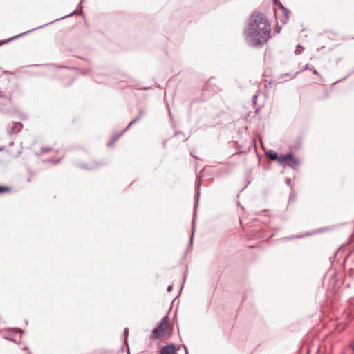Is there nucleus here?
Segmentation results:
<instances>
[{
  "instance_id": "f257e3e1",
  "label": "nucleus",
  "mask_w": 354,
  "mask_h": 354,
  "mask_svg": "<svg viewBox=\"0 0 354 354\" xmlns=\"http://www.w3.org/2000/svg\"><path fill=\"white\" fill-rule=\"evenodd\" d=\"M271 32L270 25L261 12H254L250 15L244 30L245 39L250 46H259L266 43Z\"/></svg>"
},
{
  "instance_id": "f03ea898",
  "label": "nucleus",
  "mask_w": 354,
  "mask_h": 354,
  "mask_svg": "<svg viewBox=\"0 0 354 354\" xmlns=\"http://www.w3.org/2000/svg\"><path fill=\"white\" fill-rule=\"evenodd\" d=\"M169 319L167 316L164 317L159 324L152 330L151 338L157 339L164 335L165 332L169 328Z\"/></svg>"
},
{
  "instance_id": "7ed1b4c3",
  "label": "nucleus",
  "mask_w": 354,
  "mask_h": 354,
  "mask_svg": "<svg viewBox=\"0 0 354 354\" xmlns=\"http://www.w3.org/2000/svg\"><path fill=\"white\" fill-rule=\"evenodd\" d=\"M279 164L283 167L295 168L300 164V160L294 157L292 153L279 156Z\"/></svg>"
},
{
  "instance_id": "20e7f679",
  "label": "nucleus",
  "mask_w": 354,
  "mask_h": 354,
  "mask_svg": "<svg viewBox=\"0 0 354 354\" xmlns=\"http://www.w3.org/2000/svg\"><path fill=\"white\" fill-rule=\"evenodd\" d=\"M274 4L278 6L275 10V17L282 24H285L289 19V10L286 8L279 0H273Z\"/></svg>"
},
{
  "instance_id": "39448f33",
  "label": "nucleus",
  "mask_w": 354,
  "mask_h": 354,
  "mask_svg": "<svg viewBox=\"0 0 354 354\" xmlns=\"http://www.w3.org/2000/svg\"><path fill=\"white\" fill-rule=\"evenodd\" d=\"M53 21H52V23H53ZM51 24V22H49V23H47V24H46L41 25V26H39V27H37V28H33V29H31V30H30L26 31V32H23V33H21V34H19V35H15V36H14V37H11V38H10L9 39H8V40H6V41H5L2 42V44H7V43H8V42H10V41H13V40H15V39H17V38H19V37H23V36H24V35H27V34H28V33H30V32H32L35 31V30H37V29L41 28H42V27H44L45 26L48 25V24ZM1 43H0V45H1Z\"/></svg>"
},
{
  "instance_id": "423d86ee",
  "label": "nucleus",
  "mask_w": 354,
  "mask_h": 354,
  "mask_svg": "<svg viewBox=\"0 0 354 354\" xmlns=\"http://www.w3.org/2000/svg\"><path fill=\"white\" fill-rule=\"evenodd\" d=\"M199 186H200V184L198 185V187ZM198 196H199V189H198ZM198 198H197V201H196V205L194 207V217H193V220H192V233L189 238V246H188L189 248H191L192 246V243H193V237H194V231H195L196 208L198 205Z\"/></svg>"
},
{
  "instance_id": "0eeeda50",
  "label": "nucleus",
  "mask_w": 354,
  "mask_h": 354,
  "mask_svg": "<svg viewBox=\"0 0 354 354\" xmlns=\"http://www.w3.org/2000/svg\"><path fill=\"white\" fill-rule=\"evenodd\" d=\"M22 124L21 122H14L12 126L8 129L7 132L9 135L17 134L22 129Z\"/></svg>"
},
{
  "instance_id": "6e6552de",
  "label": "nucleus",
  "mask_w": 354,
  "mask_h": 354,
  "mask_svg": "<svg viewBox=\"0 0 354 354\" xmlns=\"http://www.w3.org/2000/svg\"><path fill=\"white\" fill-rule=\"evenodd\" d=\"M176 347L174 344H169L160 349V354H175Z\"/></svg>"
},
{
  "instance_id": "1a4fd4ad",
  "label": "nucleus",
  "mask_w": 354,
  "mask_h": 354,
  "mask_svg": "<svg viewBox=\"0 0 354 354\" xmlns=\"http://www.w3.org/2000/svg\"><path fill=\"white\" fill-rule=\"evenodd\" d=\"M127 130V128H125L122 132L120 133H114L112 136V138L110 142H108L109 146H112L114 142L123 134L124 132H125Z\"/></svg>"
},
{
  "instance_id": "9d476101",
  "label": "nucleus",
  "mask_w": 354,
  "mask_h": 354,
  "mask_svg": "<svg viewBox=\"0 0 354 354\" xmlns=\"http://www.w3.org/2000/svg\"><path fill=\"white\" fill-rule=\"evenodd\" d=\"M145 114V111H142V110H140L139 111V115L136 118H134L129 124V125L126 127L127 129L131 127L132 126L133 124H134L135 123H136L138 121H139L142 117Z\"/></svg>"
},
{
  "instance_id": "9b49d317",
  "label": "nucleus",
  "mask_w": 354,
  "mask_h": 354,
  "mask_svg": "<svg viewBox=\"0 0 354 354\" xmlns=\"http://www.w3.org/2000/svg\"><path fill=\"white\" fill-rule=\"evenodd\" d=\"M266 155L269 157V158L272 160H277L279 162V156H278L277 153L273 151L270 150Z\"/></svg>"
},
{
  "instance_id": "f8f14e48",
  "label": "nucleus",
  "mask_w": 354,
  "mask_h": 354,
  "mask_svg": "<svg viewBox=\"0 0 354 354\" xmlns=\"http://www.w3.org/2000/svg\"><path fill=\"white\" fill-rule=\"evenodd\" d=\"M97 165L98 164L96 162L93 163L90 165H87L86 164H80V165H79V167L82 169L90 170V169H95L97 166Z\"/></svg>"
},
{
  "instance_id": "ddd939ff",
  "label": "nucleus",
  "mask_w": 354,
  "mask_h": 354,
  "mask_svg": "<svg viewBox=\"0 0 354 354\" xmlns=\"http://www.w3.org/2000/svg\"><path fill=\"white\" fill-rule=\"evenodd\" d=\"M128 335H129V329H128V328H125L124 330V332H123V335L124 336V342L127 345H128V343H127V336H128Z\"/></svg>"
},
{
  "instance_id": "4468645a",
  "label": "nucleus",
  "mask_w": 354,
  "mask_h": 354,
  "mask_svg": "<svg viewBox=\"0 0 354 354\" xmlns=\"http://www.w3.org/2000/svg\"><path fill=\"white\" fill-rule=\"evenodd\" d=\"M10 189H11V188L9 187H5V186L0 185V194L10 191Z\"/></svg>"
},
{
  "instance_id": "2eb2a0df",
  "label": "nucleus",
  "mask_w": 354,
  "mask_h": 354,
  "mask_svg": "<svg viewBox=\"0 0 354 354\" xmlns=\"http://www.w3.org/2000/svg\"><path fill=\"white\" fill-rule=\"evenodd\" d=\"M304 50L303 47L300 45H298L295 50L296 55H299L301 53V51Z\"/></svg>"
},
{
  "instance_id": "dca6fc26",
  "label": "nucleus",
  "mask_w": 354,
  "mask_h": 354,
  "mask_svg": "<svg viewBox=\"0 0 354 354\" xmlns=\"http://www.w3.org/2000/svg\"><path fill=\"white\" fill-rule=\"evenodd\" d=\"M60 160H61V158H59V159L50 158V159H47L46 160V162H52V163L55 164V163L59 162Z\"/></svg>"
},
{
  "instance_id": "f3484780",
  "label": "nucleus",
  "mask_w": 354,
  "mask_h": 354,
  "mask_svg": "<svg viewBox=\"0 0 354 354\" xmlns=\"http://www.w3.org/2000/svg\"><path fill=\"white\" fill-rule=\"evenodd\" d=\"M77 13H78V11H77V10H74V11H73V12H72L71 13H70V14H68V15H65V16H64V17H62L60 18V19H61L66 18V17H70V16H72V15H73L74 14H77Z\"/></svg>"
},
{
  "instance_id": "a211bd4d",
  "label": "nucleus",
  "mask_w": 354,
  "mask_h": 354,
  "mask_svg": "<svg viewBox=\"0 0 354 354\" xmlns=\"http://www.w3.org/2000/svg\"><path fill=\"white\" fill-rule=\"evenodd\" d=\"M285 182H286V183L288 186H290L291 188H292L291 178H286Z\"/></svg>"
},
{
  "instance_id": "6ab92c4d",
  "label": "nucleus",
  "mask_w": 354,
  "mask_h": 354,
  "mask_svg": "<svg viewBox=\"0 0 354 354\" xmlns=\"http://www.w3.org/2000/svg\"><path fill=\"white\" fill-rule=\"evenodd\" d=\"M4 338L6 339L11 340V341H13V342L15 341V339H14L13 335H7V336H5Z\"/></svg>"
},
{
  "instance_id": "aec40b11",
  "label": "nucleus",
  "mask_w": 354,
  "mask_h": 354,
  "mask_svg": "<svg viewBox=\"0 0 354 354\" xmlns=\"http://www.w3.org/2000/svg\"><path fill=\"white\" fill-rule=\"evenodd\" d=\"M49 150H50V149L48 147H42L41 149V153H46V152L48 151Z\"/></svg>"
},
{
  "instance_id": "412c9836",
  "label": "nucleus",
  "mask_w": 354,
  "mask_h": 354,
  "mask_svg": "<svg viewBox=\"0 0 354 354\" xmlns=\"http://www.w3.org/2000/svg\"><path fill=\"white\" fill-rule=\"evenodd\" d=\"M350 348L354 352V340L350 343Z\"/></svg>"
},
{
  "instance_id": "4be33fe9",
  "label": "nucleus",
  "mask_w": 354,
  "mask_h": 354,
  "mask_svg": "<svg viewBox=\"0 0 354 354\" xmlns=\"http://www.w3.org/2000/svg\"><path fill=\"white\" fill-rule=\"evenodd\" d=\"M312 71H313V73L315 75H319V73H318V71H317L316 69H313V70H312Z\"/></svg>"
},
{
  "instance_id": "5701e85b",
  "label": "nucleus",
  "mask_w": 354,
  "mask_h": 354,
  "mask_svg": "<svg viewBox=\"0 0 354 354\" xmlns=\"http://www.w3.org/2000/svg\"><path fill=\"white\" fill-rule=\"evenodd\" d=\"M171 290H172V286H171V285H169V286L167 287V292H171Z\"/></svg>"
},
{
  "instance_id": "b1692460",
  "label": "nucleus",
  "mask_w": 354,
  "mask_h": 354,
  "mask_svg": "<svg viewBox=\"0 0 354 354\" xmlns=\"http://www.w3.org/2000/svg\"><path fill=\"white\" fill-rule=\"evenodd\" d=\"M24 350L27 351L28 352L29 351L28 348L26 346L24 347Z\"/></svg>"
},
{
  "instance_id": "393cba45",
  "label": "nucleus",
  "mask_w": 354,
  "mask_h": 354,
  "mask_svg": "<svg viewBox=\"0 0 354 354\" xmlns=\"http://www.w3.org/2000/svg\"><path fill=\"white\" fill-rule=\"evenodd\" d=\"M18 333H20L21 334L24 333V331L21 329H18Z\"/></svg>"
},
{
  "instance_id": "a878e982",
  "label": "nucleus",
  "mask_w": 354,
  "mask_h": 354,
  "mask_svg": "<svg viewBox=\"0 0 354 354\" xmlns=\"http://www.w3.org/2000/svg\"><path fill=\"white\" fill-rule=\"evenodd\" d=\"M257 98V96L254 95V97H253V100H254V102H255V100H256Z\"/></svg>"
},
{
  "instance_id": "bb28decb",
  "label": "nucleus",
  "mask_w": 354,
  "mask_h": 354,
  "mask_svg": "<svg viewBox=\"0 0 354 354\" xmlns=\"http://www.w3.org/2000/svg\"><path fill=\"white\" fill-rule=\"evenodd\" d=\"M304 236V235H299V236H297L296 238H302Z\"/></svg>"
},
{
  "instance_id": "cd10ccee",
  "label": "nucleus",
  "mask_w": 354,
  "mask_h": 354,
  "mask_svg": "<svg viewBox=\"0 0 354 354\" xmlns=\"http://www.w3.org/2000/svg\"><path fill=\"white\" fill-rule=\"evenodd\" d=\"M306 69H310V68L308 66H306L304 67V70H306Z\"/></svg>"
},
{
  "instance_id": "c85d7f7f",
  "label": "nucleus",
  "mask_w": 354,
  "mask_h": 354,
  "mask_svg": "<svg viewBox=\"0 0 354 354\" xmlns=\"http://www.w3.org/2000/svg\"><path fill=\"white\" fill-rule=\"evenodd\" d=\"M282 16H283V14L281 12H280L279 17H282Z\"/></svg>"
},
{
  "instance_id": "c756f323",
  "label": "nucleus",
  "mask_w": 354,
  "mask_h": 354,
  "mask_svg": "<svg viewBox=\"0 0 354 354\" xmlns=\"http://www.w3.org/2000/svg\"><path fill=\"white\" fill-rule=\"evenodd\" d=\"M280 28L279 29H277L276 32L278 33L279 32Z\"/></svg>"
},
{
  "instance_id": "7c9ffc66",
  "label": "nucleus",
  "mask_w": 354,
  "mask_h": 354,
  "mask_svg": "<svg viewBox=\"0 0 354 354\" xmlns=\"http://www.w3.org/2000/svg\"><path fill=\"white\" fill-rule=\"evenodd\" d=\"M298 73H299V72H298V71H297V72L295 73V75H293V77H295V76L297 74H298Z\"/></svg>"
},
{
  "instance_id": "2f4dec72",
  "label": "nucleus",
  "mask_w": 354,
  "mask_h": 354,
  "mask_svg": "<svg viewBox=\"0 0 354 354\" xmlns=\"http://www.w3.org/2000/svg\"><path fill=\"white\" fill-rule=\"evenodd\" d=\"M182 289H183V286L180 287V290L179 294L180 293Z\"/></svg>"
},
{
  "instance_id": "473e14b6",
  "label": "nucleus",
  "mask_w": 354,
  "mask_h": 354,
  "mask_svg": "<svg viewBox=\"0 0 354 354\" xmlns=\"http://www.w3.org/2000/svg\"><path fill=\"white\" fill-rule=\"evenodd\" d=\"M292 238H287L286 239V240H290V239H292Z\"/></svg>"
},
{
  "instance_id": "72a5a7b5",
  "label": "nucleus",
  "mask_w": 354,
  "mask_h": 354,
  "mask_svg": "<svg viewBox=\"0 0 354 354\" xmlns=\"http://www.w3.org/2000/svg\"><path fill=\"white\" fill-rule=\"evenodd\" d=\"M27 354H32L30 351H28Z\"/></svg>"
},
{
  "instance_id": "f704fd0d",
  "label": "nucleus",
  "mask_w": 354,
  "mask_h": 354,
  "mask_svg": "<svg viewBox=\"0 0 354 354\" xmlns=\"http://www.w3.org/2000/svg\"><path fill=\"white\" fill-rule=\"evenodd\" d=\"M84 0H81L80 1V4L84 1Z\"/></svg>"
},
{
  "instance_id": "c9c22d12",
  "label": "nucleus",
  "mask_w": 354,
  "mask_h": 354,
  "mask_svg": "<svg viewBox=\"0 0 354 354\" xmlns=\"http://www.w3.org/2000/svg\"><path fill=\"white\" fill-rule=\"evenodd\" d=\"M353 39H354V37H353Z\"/></svg>"
}]
</instances>
